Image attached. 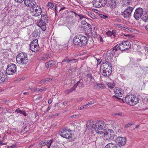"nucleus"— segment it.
<instances>
[{
  "mask_svg": "<svg viewBox=\"0 0 148 148\" xmlns=\"http://www.w3.org/2000/svg\"><path fill=\"white\" fill-rule=\"evenodd\" d=\"M111 65L110 63L108 61H105L101 64L100 66V70L106 69H112Z\"/></svg>",
  "mask_w": 148,
  "mask_h": 148,
  "instance_id": "16",
  "label": "nucleus"
},
{
  "mask_svg": "<svg viewBox=\"0 0 148 148\" xmlns=\"http://www.w3.org/2000/svg\"><path fill=\"white\" fill-rule=\"evenodd\" d=\"M114 84L113 82H108L107 83V85L108 87L111 89H112L114 87Z\"/></svg>",
  "mask_w": 148,
  "mask_h": 148,
  "instance_id": "29",
  "label": "nucleus"
},
{
  "mask_svg": "<svg viewBox=\"0 0 148 148\" xmlns=\"http://www.w3.org/2000/svg\"><path fill=\"white\" fill-rule=\"evenodd\" d=\"M88 15L92 18H94L95 16L93 14H92L90 12H88Z\"/></svg>",
  "mask_w": 148,
  "mask_h": 148,
  "instance_id": "43",
  "label": "nucleus"
},
{
  "mask_svg": "<svg viewBox=\"0 0 148 148\" xmlns=\"http://www.w3.org/2000/svg\"><path fill=\"white\" fill-rule=\"evenodd\" d=\"M113 50H114L115 51V52L116 53V52L118 51V49H119L118 45L117 44L113 48Z\"/></svg>",
  "mask_w": 148,
  "mask_h": 148,
  "instance_id": "35",
  "label": "nucleus"
},
{
  "mask_svg": "<svg viewBox=\"0 0 148 148\" xmlns=\"http://www.w3.org/2000/svg\"><path fill=\"white\" fill-rule=\"evenodd\" d=\"M21 110H20L19 109H17L15 111V112H17V113H20V112H21Z\"/></svg>",
  "mask_w": 148,
  "mask_h": 148,
  "instance_id": "56",
  "label": "nucleus"
},
{
  "mask_svg": "<svg viewBox=\"0 0 148 148\" xmlns=\"http://www.w3.org/2000/svg\"><path fill=\"white\" fill-rule=\"evenodd\" d=\"M145 49L148 52V45H147Z\"/></svg>",
  "mask_w": 148,
  "mask_h": 148,
  "instance_id": "64",
  "label": "nucleus"
},
{
  "mask_svg": "<svg viewBox=\"0 0 148 148\" xmlns=\"http://www.w3.org/2000/svg\"><path fill=\"white\" fill-rule=\"evenodd\" d=\"M143 9L141 8H137L134 14V17L137 20H138L143 15Z\"/></svg>",
  "mask_w": 148,
  "mask_h": 148,
  "instance_id": "12",
  "label": "nucleus"
},
{
  "mask_svg": "<svg viewBox=\"0 0 148 148\" xmlns=\"http://www.w3.org/2000/svg\"><path fill=\"white\" fill-rule=\"evenodd\" d=\"M68 101H64L63 103V104L64 105V106H66V105L68 104Z\"/></svg>",
  "mask_w": 148,
  "mask_h": 148,
  "instance_id": "55",
  "label": "nucleus"
},
{
  "mask_svg": "<svg viewBox=\"0 0 148 148\" xmlns=\"http://www.w3.org/2000/svg\"><path fill=\"white\" fill-rule=\"evenodd\" d=\"M58 115V114H52L49 116H48V118H51L54 117L56 116H57Z\"/></svg>",
  "mask_w": 148,
  "mask_h": 148,
  "instance_id": "42",
  "label": "nucleus"
},
{
  "mask_svg": "<svg viewBox=\"0 0 148 148\" xmlns=\"http://www.w3.org/2000/svg\"><path fill=\"white\" fill-rule=\"evenodd\" d=\"M145 28L146 30H148V25L145 26Z\"/></svg>",
  "mask_w": 148,
  "mask_h": 148,
  "instance_id": "62",
  "label": "nucleus"
},
{
  "mask_svg": "<svg viewBox=\"0 0 148 148\" xmlns=\"http://www.w3.org/2000/svg\"><path fill=\"white\" fill-rule=\"evenodd\" d=\"M106 125L104 121L102 120L97 121L95 123L93 127L94 129L95 130L96 133L98 134L99 136V134L103 132L104 130Z\"/></svg>",
  "mask_w": 148,
  "mask_h": 148,
  "instance_id": "4",
  "label": "nucleus"
},
{
  "mask_svg": "<svg viewBox=\"0 0 148 148\" xmlns=\"http://www.w3.org/2000/svg\"><path fill=\"white\" fill-rule=\"evenodd\" d=\"M116 26L117 27H118L121 28H122V25L121 24H116Z\"/></svg>",
  "mask_w": 148,
  "mask_h": 148,
  "instance_id": "54",
  "label": "nucleus"
},
{
  "mask_svg": "<svg viewBox=\"0 0 148 148\" xmlns=\"http://www.w3.org/2000/svg\"><path fill=\"white\" fill-rule=\"evenodd\" d=\"M72 12H73V11H71V12L72 13L71 15H70L69 16H68L67 17V18H68L69 19V21H72L73 22H74L75 21V19L74 18V16L76 17H78V16H75L74 14Z\"/></svg>",
  "mask_w": 148,
  "mask_h": 148,
  "instance_id": "25",
  "label": "nucleus"
},
{
  "mask_svg": "<svg viewBox=\"0 0 148 148\" xmlns=\"http://www.w3.org/2000/svg\"><path fill=\"white\" fill-rule=\"evenodd\" d=\"M134 8L130 6H128L127 8L122 12V16L125 18L129 17L133 11Z\"/></svg>",
  "mask_w": 148,
  "mask_h": 148,
  "instance_id": "14",
  "label": "nucleus"
},
{
  "mask_svg": "<svg viewBox=\"0 0 148 148\" xmlns=\"http://www.w3.org/2000/svg\"><path fill=\"white\" fill-rule=\"evenodd\" d=\"M5 78L3 77V75L2 76H0V82H3L5 81Z\"/></svg>",
  "mask_w": 148,
  "mask_h": 148,
  "instance_id": "40",
  "label": "nucleus"
},
{
  "mask_svg": "<svg viewBox=\"0 0 148 148\" xmlns=\"http://www.w3.org/2000/svg\"><path fill=\"white\" fill-rule=\"evenodd\" d=\"M25 5L29 7H32L33 5L36 4L35 0H24Z\"/></svg>",
  "mask_w": 148,
  "mask_h": 148,
  "instance_id": "18",
  "label": "nucleus"
},
{
  "mask_svg": "<svg viewBox=\"0 0 148 148\" xmlns=\"http://www.w3.org/2000/svg\"><path fill=\"white\" fill-rule=\"evenodd\" d=\"M95 103V102L93 101H90L89 102L87 103H86L85 104L84 106H85L86 108L87 107L89 106H90L92 104H94Z\"/></svg>",
  "mask_w": 148,
  "mask_h": 148,
  "instance_id": "31",
  "label": "nucleus"
},
{
  "mask_svg": "<svg viewBox=\"0 0 148 148\" xmlns=\"http://www.w3.org/2000/svg\"><path fill=\"white\" fill-rule=\"evenodd\" d=\"M101 73V74L105 77H109L111 73L112 72V69H106L100 70Z\"/></svg>",
  "mask_w": 148,
  "mask_h": 148,
  "instance_id": "17",
  "label": "nucleus"
},
{
  "mask_svg": "<svg viewBox=\"0 0 148 148\" xmlns=\"http://www.w3.org/2000/svg\"><path fill=\"white\" fill-rule=\"evenodd\" d=\"M110 54L111 55H112V56L115 55L116 53L115 51L113 50V49L112 50H110Z\"/></svg>",
  "mask_w": 148,
  "mask_h": 148,
  "instance_id": "38",
  "label": "nucleus"
},
{
  "mask_svg": "<svg viewBox=\"0 0 148 148\" xmlns=\"http://www.w3.org/2000/svg\"><path fill=\"white\" fill-rule=\"evenodd\" d=\"M37 25L40 27L43 31H45L46 29V23L42 21H40L37 24Z\"/></svg>",
  "mask_w": 148,
  "mask_h": 148,
  "instance_id": "20",
  "label": "nucleus"
},
{
  "mask_svg": "<svg viewBox=\"0 0 148 148\" xmlns=\"http://www.w3.org/2000/svg\"><path fill=\"white\" fill-rule=\"evenodd\" d=\"M30 13L33 16H38L42 13V10L40 6L37 4L31 8Z\"/></svg>",
  "mask_w": 148,
  "mask_h": 148,
  "instance_id": "6",
  "label": "nucleus"
},
{
  "mask_svg": "<svg viewBox=\"0 0 148 148\" xmlns=\"http://www.w3.org/2000/svg\"><path fill=\"white\" fill-rule=\"evenodd\" d=\"M50 109H51V108L49 106H48L47 108V109L46 110V111L47 112H48L50 110Z\"/></svg>",
  "mask_w": 148,
  "mask_h": 148,
  "instance_id": "59",
  "label": "nucleus"
},
{
  "mask_svg": "<svg viewBox=\"0 0 148 148\" xmlns=\"http://www.w3.org/2000/svg\"><path fill=\"white\" fill-rule=\"evenodd\" d=\"M123 114L122 113H116L115 114V115L116 116H122Z\"/></svg>",
  "mask_w": 148,
  "mask_h": 148,
  "instance_id": "57",
  "label": "nucleus"
},
{
  "mask_svg": "<svg viewBox=\"0 0 148 148\" xmlns=\"http://www.w3.org/2000/svg\"><path fill=\"white\" fill-rule=\"evenodd\" d=\"M131 125H132V124L131 123H129L125 125V128H127L128 127L131 126Z\"/></svg>",
  "mask_w": 148,
  "mask_h": 148,
  "instance_id": "49",
  "label": "nucleus"
},
{
  "mask_svg": "<svg viewBox=\"0 0 148 148\" xmlns=\"http://www.w3.org/2000/svg\"><path fill=\"white\" fill-rule=\"evenodd\" d=\"M16 146V145L15 144H13L11 146H8L7 147V148H13L15 147Z\"/></svg>",
  "mask_w": 148,
  "mask_h": 148,
  "instance_id": "50",
  "label": "nucleus"
},
{
  "mask_svg": "<svg viewBox=\"0 0 148 148\" xmlns=\"http://www.w3.org/2000/svg\"><path fill=\"white\" fill-rule=\"evenodd\" d=\"M114 92L116 96H113V97H116L118 98H119V97H122V90L121 89L119 88L115 89L114 90Z\"/></svg>",
  "mask_w": 148,
  "mask_h": 148,
  "instance_id": "19",
  "label": "nucleus"
},
{
  "mask_svg": "<svg viewBox=\"0 0 148 148\" xmlns=\"http://www.w3.org/2000/svg\"><path fill=\"white\" fill-rule=\"evenodd\" d=\"M16 60L19 64H26L28 62L29 59L26 53H21L17 56Z\"/></svg>",
  "mask_w": 148,
  "mask_h": 148,
  "instance_id": "5",
  "label": "nucleus"
},
{
  "mask_svg": "<svg viewBox=\"0 0 148 148\" xmlns=\"http://www.w3.org/2000/svg\"><path fill=\"white\" fill-rule=\"evenodd\" d=\"M87 77L89 78L90 80H92V79H93V78L92 76V75L91 74H87Z\"/></svg>",
  "mask_w": 148,
  "mask_h": 148,
  "instance_id": "41",
  "label": "nucleus"
},
{
  "mask_svg": "<svg viewBox=\"0 0 148 148\" xmlns=\"http://www.w3.org/2000/svg\"><path fill=\"white\" fill-rule=\"evenodd\" d=\"M99 16L101 18L106 19L108 18V16L107 15H103L102 14H100Z\"/></svg>",
  "mask_w": 148,
  "mask_h": 148,
  "instance_id": "39",
  "label": "nucleus"
},
{
  "mask_svg": "<svg viewBox=\"0 0 148 148\" xmlns=\"http://www.w3.org/2000/svg\"><path fill=\"white\" fill-rule=\"evenodd\" d=\"M15 2H17L21 3L24 0H14Z\"/></svg>",
  "mask_w": 148,
  "mask_h": 148,
  "instance_id": "53",
  "label": "nucleus"
},
{
  "mask_svg": "<svg viewBox=\"0 0 148 148\" xmlns=\"http://www.w3.org/2000/svg\"><path fill=\"white\" fill-rule=\"evenodd\" d=\"M53 78H46V79H45L44 80H43V82H51V81L53 80Z\"/></svg>",
  "mask_w": 148,
  "mask_h": 148,
  "instance_id": "33",
  "label": "nucleus"
},
{
  "mask_svg": "<svg viewBox=\"0 0 148 148\" xmlns=\"http://www.w3.org/2000/svg\"><path fill=\"white\" fill-rule=\"evenodd\" d=\"M126 141V139L125 137H119L116 139V142L118 145L120 147L124 145Z\"/></svg>",
  "mask_w": 148,
  "mask_h": 148,
  "instance_id": "13",
  "label": "nucleus"
},
{
  "mask_svg": "<svg viewBox=\"0 0 148 148\" xmlns=\"http://www.w3.org/2000/svg\"><path fill=\"white\" fill-rule=\"evenodd\" d=\"M73 13L75 16H78L79 18L78 19H80L82 20V23L83 25H87L88 26V27H89L90 26V25L88 24L86 22V20H87L86 18L82 15H80L77 14V13L74 12H72Z\"/></svg>",
  "mask_w": 148,
  "mask_h": 148,
  "instance_id": "15",
  "label": "nucleus"
},
{
  "mask_svg": "<svg viewBox=\"0 0 148 148\" xmlns=\"http://www.w3.org/2000/svg\"><path fill=\"white\" fill-rule=\"evenodd\" d=\"M104 148H117V146L115 144L110 143L108 144Z\"/></svg>",
  "mask_w": 148,
  "mask_h": 148,
  "instance_id": "24",
  "label": "nucleus"
},
{
  "mask_svg": "<svg viewBox=\"0 0 148 148\" xmlns=\"http://www.w3.org/2000/svg\"><path fill=\"white\" fill-rule=\"evenodd\" d=\"M77 60L76 59H70L69 62L72 63H74L77 62Z\"/></svg>",
  "mask_w": 148,
  "mask_h": 148,
  "instance_id": "36",
  "label": "nucleus"
},
{
  "mask_svg": "<svg viewBox=\"0 0 148 148\" xmlns=\"http://www.w3.org/2000/svg\"><path fill=\"white\" fill-rule=\"evenodd\" d=\"M47 144H48V145H49V142L48 143L47 141L45 140L41 142L40 144V146H42L43 145H46Z\"/></svg>",
  "mask_w": 148,
  "mask_h": 148,
  "instance_id": "32",
  "label": "nucleus"
},
{
  "mask_svg": "<svg viewBox=\"0 0 148 148\" xmlns=\"http://www.w3.org/2000/svg\"><path fill=\"white\" fill-rule=\"evenodd\" d=\"M30 89L32 91H34V92L37 91V88L36 89L35 88H33L32 87V88H30Z\"/></svg>",
  "mask_w": 148,
  "mask_h": 148,
  "instance_id": "51",
  "label": "nucleus"
},
{
  "mask_svg": "<svg viewBox=\"0 0 148 148\" xmlns=\"http://www.w3.org/2000/svg\"><path fill=\"white\" fill-rule=\"evenodd\" d=\"M97 86L99 88H103L104 87V85L101 84L100 83H98L97 84Z\"/></svg>",
  "mask_w": 148,
  "mask_h": 148,
  "instance_id": "37",
  "label": "nucleus"
},
{
  "mask_svg": "<svg viewBox=\"0 0 148 148\" xmlns=\"http://www.w3.org/2000/svg\"><path fill=\"white\" fill-rule=\"evenodd\" d=\"M94 121L91 120L88 121L86 124L87 129L90 130L93 128V126L94 125Z\"/></svg>",
  "mask_w": 148,
  "mask_h": 148,
  "instance_id": "21",
  "label": "nucleus"
},
{
  "mask_svg": "<svg viewBox=\"0 0 148 148\" xmlns=\"http://www.w3.org/2000/svg\"><path fill=\"white\" fill-rule=\"evenodd\" d=\"M56 62L53 61H49L45 63V67L48 68L49 67H51L56 64Z\"/></svg>",
  "mask_w": 148,
  "mask_h": 148,
  "instance_id": "23",
  "label": "nucleus"
},
{
  "mask_svg": "<svg viewBox=\"0 0 148 148\" xmlns=\"http://www.w3.org/2000/svg\"><path fill=\"white\" fill-rule=\"evenodd\" d=\"M53 6V4L51 2H49L47 5V7L49 9H51Z\"/></svg>",
  "mask_w": 148,
  "mask_h": 148,
  "instance_id": "30",
  "label": "nucleus"
},
{
  "mask_svg": "<svg viewBox=\"0 0 148 148\" xmlns=\"http://www.w3.org/2000/svg\"><path fill=\"white\" fill-rule=\"evenodd\" d=\"M16 66L13 63L10 64L7 66L6 73L8 75H12L16 72Z\"/></svg>",
  "mask_w": 148,
  "mask_h": 148,
  "instance_id": "7",
  "label": "nucleus"
},
{
  "mask_svg": "<svg viewBox=\"0 0 148 148\" xmlns=\"http://www.w3.org/2000/svg\"><path fill=\"white\" fill-rule=\"evenodd\" d=\"M119 49L121 51L128 49L131 47L130 43L128 41H124L118 45Z\"/></svg>",
  "mask_w": 148,
  "mask_h": 148,
  "instance_id": "10",
  "label": "nucleus"
},
{
  "mask_svg": "<svg viewBox=\"0 0 148 148\" xmlns=\"http://www.w3.org/2000/svg\"><path fill=\"white\" fill-rule=\"evenodd\" d=\"M106 0H93L92 1L93 7L100 8L104 6L107 3Z\"/></svg>",
  "mask_w": 148,
  "mask_h": 148,
  "instance_id": "8",
  "label": "nucleus"
},
{
  "mask_svg": "<svg viewBox=\"0 0 148 148\" xmlns=\"http://www.w3.org/2000/svg\"><path fill=\"white\" fill-rule=\"evenodd\" d=\"M71 131V130L65 128L62 130V131L59 133V135L64 138H70L72 136L71 133L70 132Z\"/></svg>",
  "mask_w": 148,
  "mask_h": 148,
  "instance_id": "11",
  "label": "nucleus"
},
{
  "mask_svg": "<svg viewBox=\"0 0 148 148\" xmlns=\"http://www.w3.org/2000/svg\"><path fill=\"white\" fill-rule=\"evenodd\" d=\"M85 106L84 105L82 106H81L79 108H78V110H82L84 108H85Z\"/></svg>",
  "mask_w": 148,
  "mask_h": 148,
  "instance_id": "52",
  "label": "nucleus"
},
{
  "mask_svg": "<svg viewBox=\"0 0 148 148\" xmlns=\"http://www.w3.org/2000/svg\"><path fill=\"white\" fill-rule=\"evenodd\" d=\"M106 34L108 36H110L112 35V32L109 31L106 32Z\"/></svg>",
  "mask_w": 148,
  "mask_h": 148,
  "instance_id": "45",
  "label": "nucleus"
},
{
  "mask_svg": "<svg viewBox=\"0 0 148 148\" xmlns=\"http://www.w3.org/2000/svg\"><path fill=\"white\" fill-rule=\"evenodd\" d=\"M74 44L80 47H84L86 45L88 42L87 38L82 35H77L73 39Z\"/></svg>",
  "mask_w": 148,
  "mask_h": 148,
  "instance_id": "1",
  "label": "nucleus"
},
{
  "mask_svg": "<svg viewBox=\"0 0 148 148\" xmlns=\"http://www.w3.org/2000/svg\"><path fill=\"white\" fill-rule=\"evenodd\" d=\"M65 93L66 94H68L71 92H70V91L69 89H67L65 90Z\"/></svg>",
  "mask_w": 148,
  "mask_h": 148,
  "instance_id": "47",
  "label": "nucleus"
},
{
  "mask_svg": "<svg viewBox=\"0 0 148 148\" xmlns=\"http://www.w3.org/2000/svg\"><path fill=\"white\" fill-rule=\"evenodd\" d=\"M116 0H110L108 4V6L111 8H113L116 5Z\"/></svg>",
  "mask_w": 148,
  "mask_h": 148,
  "instance_id": "22",
  "label": "nucleus"
},
{
  "mask_svg": "<svg viewBox=\"0 0 148 148\" xmlns=\"http://www.w3.org/2000/svg\"><path fill=\"white\" fill-rule=\"evenodd\" d=\"M38 42L37 39H35L31 42L30 48L32 51L36 52L39 50V47Z\"/></svg>",
  "mask_w": 148,
  "mask_h": 148,
  "instance_id": "9",
  "label": "nucleus"
},
{
  "mask_svg": "<svg viewBox=\"0 0 148 148\" xmlns=\"http://www.w3.org/2000/svg\"><path fill=\"white\" fill-rule=\"evenodd\" d=\"M70 62V59L67 57H65L64 59L62 61V62H66L69 63Z\"/></svg>",
  "mask_w": 148,
  "mask_h": 148,
  "instance_id": "34",
  "label": "nucleus"
},
{
  "mask_svg": "<svg viewBox=\"0 0 148 148\" xmlns=\"http://www.w3.org/2000/svg\"><path fill=\"white\" fill-rule=\"evenodd\" d=\"M142 19L145 21H148V15L145 13L144 14H143L141 17Z\"/></svg>",
  "mask_w": 148,
  "mask_h": 148,
  "instance_id": "28",
  "label": "nucleus"
},
{
  "mask_svg": "<svg viewBox=\"0 0 148 148\" xmlns=\"http://www.w3.org/2000/svg\"><path fill=\"white\" fill-rule=\"evenodd\" d=\"M44 90V88H42L39 89H37V91L38 92H39L42 91Z\"/></svg>",
  "mask_w": 148,
  "mask_h": 148,
  "instance_id": "44",
  "label": "nucleus"
},
{
  "mask_svg": "<svg viewBox=\"0 0 148 148\" xmlns=\"http://www.w3.org/2000/svg\"><path fill=\"white\" fill-rule=\"evenodd\" d=\"M103 132L99 134V136L100 137H103L105 140H110L113 139L114 137V134L113 131L110 129H105Z\"/></svg>",
  "mask_w": 148,
  "mask_h": 148,
  "instance_id": "3",
  "label": "nucleus"
},
{
  "mask_svg": "<svg viewBox=\"0 0 148 148\" xmlns=\"http://www.w3.org/2000/svg\"><path fill=\"white\" fill-rule=\"evenodd\" d=\"M80 82V81H78L77 83L75 84L73 86L72 88H71L69 89V90L70 91V92H72L73 91L75 90L76 88L77 87V86L79 85V83Z\"/></svg>",
  "mask_w": 148,
  "mask_h": 148,
  "instance_id": "27",
  "label": "nucleus"
},
{
  "mask_svg": "<svg viewBox=\"0 0 148 148\" xmlns=\"http://www.w3.org/2000/svg\"><path fill=\"white\" fill-rule=\"evenodd\" d=\"M48 58V56H46L45 57H43L42 58V59L41 60L45 61L47 58Z\"/></svg>",
  "mask_w": 148,
  "mask_h": 148,
  "instance_id": "48",
  "label": "nucleus"
},
{
  "mask_svg": "<svg viewBox=\"0 0 148 148\" xmlns=\"http://www.w3.org/2000/svg\"><path fill=\"white\" fill-rule=\"evenodd\" d=\"M112 35L114 36H115L116 33L114 31H112Z\"/></svg>",
  "mask_w": 148,
  "mask_h": 148,
  "instance_id": "58",
  "label": "nucleus"
},
{
  "mask_svg": "<svg viewBox=\"0 0 148 148\" xmlns=\"http://www.w3.org/2000/svg\"><path fill=\"white\" fill-rule=\"evenodd\" d=\"M48 17L46 14H42L41 16V21H42L45 23H48Z\"/></svg>",
  "mask_w": 148,
  "mask_h": 148,
  "instance_id": "26",
  "label": "nucleus"
},
{
  "mask_svg": "<svg viewBox=\"0 0 148 148\" xmlns=\"http://www.w3.org/2000/svg\"><path fill=\"white\" fill-rule=\"evenodd\" d=\"M52 102V101L51 99H50L48 101V103L49 104H51Z\"/></svg>",
  "mask_w": 148,
  "mask_h": 148,
  "instance_id": "60",
  "label": "nucleus"
},
{
  "mask_svg": "<svg viewBox=\"0 0 148 148\" xmlns=\"http://www.w3.org/2000/svg\"><path fill=\"white\" fill-rule=\"evenodd\" d=\"M20 114H23L25 116L26 115V114L25 111L23 110H21Z\"/></svg>",
  "mask_w": 148,
  "mask_h": 148,
  "instance_id": "46",
  "label": "nucleus"
},
{
  "mask_svg": "<svg viewBox=\"0 0 148 148\" xmlns=\"http://www.w3.org/2000/svg\"><path fill=\"white\" fill-rule=\"evenodd\" d=\"M52 148H60V147L57 145H56L53 146Z\"/></svg>",
  "mask_w": 148,
  "mask_h": 148,
  "instance_id": "63",
  "label": "nucleus"
},
{
  "mask_svg": "<svg viewBox=\"0 0 148 148\" xmlns=\"http://www.w3.org/2000/svg\"><path fill=\"white\" fill-rule=\"evenodd\" d=\"M139 100V98L133 95L127 96L125 98L122 99L123 102H125L128 105L132 106H134L138 103Z\"/></svg>",
  "mask_w": 148,
  "mask_h": 148,
  "instance_id": "2",
  "label": "nucleus"
},
{
  "mask_svg": "<svg viewBox=\"0 0 148 148\" xmlns=\"http://www.w3.org/2000/svg\"><path fill=\"white\" fill-rule=\"evenodd\" d=\"M42 97L41 95L39 96L38 97L37 99H42Z\"/></svg>",
  "mask_w": 148,
  "mask_h": 148,
  "instance_id": "61",
  "label": "nucleus"
}]
</instances>
